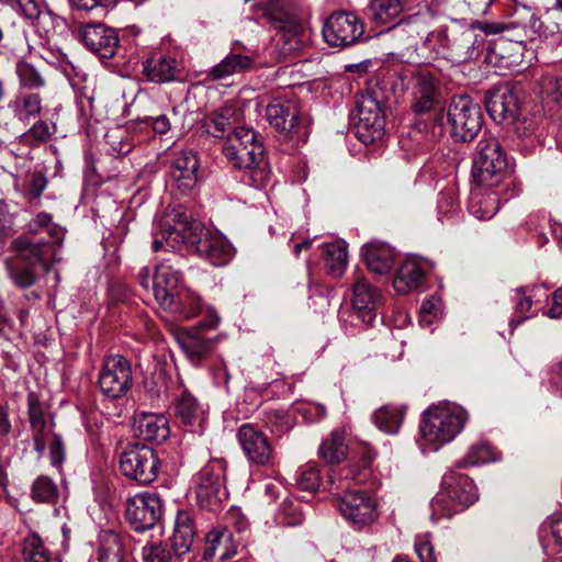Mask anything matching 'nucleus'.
Segmentation results:
<instances>
[{
  "mask_svg": "<svg viewBox=\"0 0 562 562\" xmlns=\"http://www.w3.org/2000/svg\"><path fill=\"white\" fill-rule=\"evenodd\" d=\"M139 282L146 290L151 283L153 294L159 305L164 308H175V300L179 291L183 288L180 284L181 273L168 261H162L156 266L153 278L148 267L140 269L138 273Z\"/></svg>",
  "mask_w": 562,
  "mask_h": 562,
  "instance_id": "9d476101",
  "label": "nucleus"
},
{
  "mask_svg": "<svg viewBox=\"0 0 562 562\" xmlns=\"http://www.w3.org/2000/svg\"><path fill=\"white\" fill-rule=\"evenodd\" d=\"M412 109L417 114L429 112L439 102V82L428 68L412 72Z\"/></svg>",
  "mask_w": 562,
  "mask_h": 562,
  "instance_id": "aec40b11",
  "label": "nucleus"
},
{
  "mask_svg": "<svg viewBox=\"0 0 562 562\" xmlns=\"http://www.w3.org/2000/svg\"><path fill=\"white\" fill-rule=\"evenodd\" d=\"M361 256L369 270L378 274H385L392 270L398 255L386 243L371 241L362 247Z\"/></svg>",
  "mask_w": 562,
  "mask_h": 562,
  "instance_id": "393cba45",
  "label": "nucleus"
},
{
  "mask_svg": "<svg viewBox=\"0 0 562 562\" xmlns=\"http://www.w3.org/2000/svg\"><path fill=\"white\" fill-rule=\"evenodd\" d=\"M143 74L151 82L171 81L176 78L177 60L164 55L151 57L143 64Z\"/></svg>",
  "mask_w": 562,
  "mask_h": 562,
  "instance_id": "473e14b6",
  "label": "nucleus"
},
{
  "mask_svg": "<svg viewBox=\"0 0 562 562\" xmlns=\"http://www.w3.org/2000/svg\"><path fill=\"white\" fill-rule=\"evenodd\" d=\"M236 543L233 532L226 526L214 527L205 536L204 558L218 560H227L236 554Z\"/></svg>",
  "mask_w": 562,
  "mask_h": 562,
  "instance_id": "bb28decb",
  "label": "nucleus"
},
{
  "mask_svg": "<svg viewBox=\"0 0 562 562\" xmlns=\"http://www.w3.org/2000/svg\"><path fill=\"white\" fill-rule=\"evenodd\" d=\"M12 246H13L14 250H16V251H20V252L29 251L30 254L36 256L37 258L42 257L41 246L31 243L27 237H24V236L18 237L16 239L13 240Z\"/></svg>",
  "mask_w": 562,
  "mask_h": 562,
  "instance_id": "e2e57ef3",
  "label": "nucleus"
},
{
  "mask_svg": "<svg viewBox=\"0 0 562 562\" xmlns=\"http://www.w3.org/2000/svg\"><path fill=\"white\" fill-rule=\"evenodd\" d=\"M161 515L162 502L156 493H138L126 501L125 517L135 531L154 528Z\"/></svg>",
  "mask_w": 562,
  "mask_h": 562,
  "instance_id": "4468645a",
  "label": "nucleus"
},
{
  "mask_svg": "<svg viewBox=\"0 0 562 562\" xmlns=\"http://www.w3.org/2000/svg\"><path fill=\"white\" fill-rule=\"evenodd\" d=\"M8 106L13 119L24 125L38 117L43 110L42 98L35 92L19 93Z\"/></svg>",
  "mask_w": 562,
  "mask_h": 562,
  "instance_id": "c756f323",
  "label": "nucleus"
},
{
  "mask_svg": "<svg viewBox=\"0 0 562 562\" xmlns=\"http://www.w3.org/2000/svg\"><path fill=\"white\" fill-rule=\"evenodd\" d=\"M296 484L304 491H316L321 485L318 469L314 464L310 463L300 468L296 473Z\"/></svg>",
  "mask_w": 562,
  "mask_h": 562,
  "instance_id": "8fccbe9b",
  "label": "nucleus"
},
{
  "mask_svg": "<svg viewBox=\"0 0 562 562\" xmlns=\"http://www.w3.org/2000/svg\"><path fill=\"white\" fill-rule=\"evenodd\" d=\"M552 306L548 311L547 315L551 318H558L562 316V289L559 288L553 293Z\"/></svg>",
  "mask_w": 562,
  "mask_h": 562,
  "instance_id": "69168bd1",
  "label": "nucleus"
},
{
  "mask_svg": "<svg viewBox=\"0 0 562 562\" xmlns=\"http://www.w3.org/2000/svg\"><path fill=\"white\" fill-rule=\"evenodd\" d=\"M362 21L353 13L331 14L323 26L326 43L334 47H345L356 43L363 34Z\"/></svg>",
  "mask_w": 562,
  "mask_h": 562,
  "instance_id": "dca6fc26",
  "label": "nucleus"
},
{
  "mask_svg": "<svg viewBox=\"0 0 562 562\" xmlns=\"http://www.w3.org/2000/svg\"><path fill=\"white\" fill-rule=\"evenodd\" d=\"M324 260L329 273L340 277L348 262L347 246L342 241H335L325 245Z\"/></svg>",
  "mask_w": 562,
  "mask_h": 562,
  "instance_id": "58836bf2",
  "label": "nucleus"
},
{
  "mask_svg": "<svg viewBox=\"0 0 562 562\" xmlns=\"http://www.w3.org/2000/svg\"><path fill=\"white\" fill-rule=\"evenodd\" d=\"M16 10L26 19L31 21L37 20L40 23H45L47 20L53 21L54 19L52 12H41L35 0H16Z\"/></svg>",
  "mask_w": 562,
  "mask_h": 562,
  "instance_id": "603ef678",
  "label": "nucleus"
},
{
  "mask_svg": "<svg viewBox=\"0 0 562 562\" xmlns=\"http://www.w3.org/2000/svg\"><path fill=\"white\" fill-rule=\"evenodd\" d=\"M226 463L222 459L210 461L199 473L196 498L201 507L215 510L226 498L224 488Z\"/></svg>",
  "mask_w": 562,
  "mask_h": 562,
  "instance_id": "ddd939ff",
  "label": "nucleus"
},
{
  "mask_svg": "<svg viewBox=\"0 0 562 562\" xmlns=\"http://www.w3.org/2000/svg\"><path fill=\"white\" fill-rule=\"evenodd\" d=\"M540 91L543 95L559 101L562 98V78L543 76L540 80Z\"/></svg>",
  "mask_w": 562,
  "mask_h": 562,
  "instance_id": "864d4df0",
  "label": "nucleus"
},
{
  "mask_svg": "<svg viewBox=\"0 0 562 562\" xmlns=\"http://www.w3.org/2000/svg\"><path fill=\"white\" fill-rule=\"evenodd\" d=\"M424 276V268L418 260L406 259L393 280V286L398 294H406L422 284Z\"/></svg>",
  "mask_w": 562,
  "mask_h": 562,
  "instance_id": "2f4dec72",
  "label": "nucleus"
},
{
  "mask_svg": "<svg viewBox=\"0 0 562 562\" xmlns=\"http://www.w3.org/2000/svg\"><path fill=\"white\" fill-rule=\"evenodd\" d=\"M404 417V406L384 405L374 412L372 420L381 431L395 435L398 432Z\"/></svg>",
  "mask_w": 562,
  "mask_h": 562,
  "instance_id": "72a5a7b5",
  "label": "nucleus"
},
{
  "mask_svg": "<svg viewBox=\"0 0 562 562\" xmlns=\"http://www.w3.org/2000/svg\"><path fill=\"white\" fill-rule=\"evenodd\" d=\"M56 483L46 475L38 476L31 486V497L36 503L53 504L58 499Z\"/></svg>",
  "mask_w": 562,
  "mask_h": 562,
  "instance_id": "ea45409f",
  "label": "nucleus"
},
{
  "mask_svg": "<svg viewBox=\"0 0 562 562\" xmlns=\"http://www.w3.org/2000/svg\"><path fill=\"white\" fill-rule=\"evenodd\" d=\"M226 519L227 522L232 524L238 532L248 528V519L238 507H232L227 512Z\"/></svg>",
  "mask_w": 562,
  "mask_h": 562,
  "instance_id": "052dcab7",
  "label": "nucleus"
},
{
  "mask_svg": "<svg viewBox=\"0 0 562 562\" xmlns=\"http://www.w3.org/2000/svg\"><path fill=\"white\" fill-rule=\"evenodd\" d=\"M27 232L34 235L46 233L49 236L48 244L60 245L65 238V229L53 221V216L46 212L37 213L26 225Z\"/></svg>",
  "mask_w": 562,
  "mask_h": 562,
  "instance_id": "f704fd0d",
  "label": "nucleus"
},
{
  "mask_svg": "<svg viewBox=\"0 0 562 562\" xmlns=\"http://www.w3.org/2000/svg\"><path fill=\"white\" fill-rule=\"evenodd\" d=\"M150 121L154 132L158 134H165L171 127L169 119L167 117V115L164 114L158 115L156 117H151Z\"/></svg>",
  "mask_w": 562,
  "mask_h": 562,
  "instance_id": "774afa93",
  "label": "nucleus"
},
{
  "mask_svg": "<svg viewBox=\"0 0 562 562\" xmlns=\"http://www.w3.org/2000/svg\"><path fill=\"white\" fill-rule=\"evenodd\" d=\"M177 419L188 428L190 432L203 434L206 423V413L196 398L183 391L175 404Z\"/></svg>",
  "mask_w": 562,
  "mask_h": 562,
  "instance_id": "5701e85b",
  "label": "nucleus"
},
{
  "mask_svg": "<svg viewBox=\"0 0 562 562\" xmlns=\"http://www.w3.org/2000/svg\"><path fill=\"white\" fill-rule=\"evenodd\" d=\"M29 414L31 427L34 431V448L37 452L42 453L46 449V439L44 437V429L46 425L45 416L41 406L35 402H30Z\"/></svg>",
  "mask_w": 562,
  "mask_h": 562,
  "instance_id": "a19ab883",
  "label": "nucleus"
},
{
  "mask_svg": "<svg viewBox=\"0 0 562 562\" xmlns=\"http://www.w3.org/2000/svg\"><path fill=\"white\" fill-rule=\"evenodd\" d=\"M182 245L193 247L215 267L228 263L234 257V247L225 236L212 233L201 222L192 220L182 207H173L165 213L151 248L158 251L166 246L178 250Z\"/></svg>",
  "mask_w": 562,
  "mask_h": 562,
  "instance_id": "f257e3e1",
  "label": "nucleus"
},
{
  "mask_svg": "<svg viewBox=\"0 0 562 562\" xmlns=\"http://www.w3.org/2000/svg\"><path fill=\"white\" fill-rule=\"evenodd\" d=\"M10 277L13 280L14 284L19 288H29L35 282V276L30 269H22L18 271H10Z\"/></svg>",
  "mask_w": 562,
  "mask_h": 562,
  "instance_id": "680f3d73",
  "label": "nucleus"
},
{
  "mask_svg": "<svg viewBox=\"0 0 562 562\" xmlns=\"http://www.w3.org/2000/svg\"><path fill=\"white\" fill-rule=\"evenodd\" d=\"M351 481L359 484L363 479L350 469L331 470L328 474L329 491L336 495L338 510L353 528L362 529L376 521L378 504L369 492L351 491Z\"/></svg>",
  "mask_w": 562,
  "mask_h": 562,
  "instance_id": "f03ea898",
  "label": "nucleus"
},
{
  "mask_svg": "<svg viewBox=\"0 0 562 562\" xmlns=\"http://www.w3.org/2000/svg\"><path fill=\"white\" fill-rule=\"evenodd\" d=\"M47 184L45 176L41 172H34L29 181L26 196L30 200L38 199L44 192Z\"/></svg>",
  "mask_w": 562,
  "mask_h": 562,
  "instance_id": "4d7b16f0",
  "label": "nucleus"
},
{
  "mask_svg": "<svg viewBox=\"0 0 562 562\" xmlns=\"http://www.w3.org/2000/svg\"><path fill=\"white\" fill-rule=\"evenodd\" d=\"M56 131L57 127L55 123L40 120L22 134V140L27 145L36 146L49 140Z\"/></svg>",
  "mask_w": 562,
  "mask_h": 562,
  "instance_id": "c03bdc74",
  "label": "nucleus"
},
{
  "mask_svg": "<svg viewBox=\"0 0 562 562\" xmlns=\"http://www.w3.org/2000/svg\"><path fill=\"white\" fill-rule=\"evenodd\" d=\"M237 437L250 464L266 468L274 464L276 456L271 442L258 427L244 424L239 427Z\"/></svg>",
  "mask_w": 562,
  "mask_h": 562,
  "instance_id": "f3484780",
  "label": "nucleus"
},
{
  "mask_svg": "<svg viewBox=\"0 0 562 562\" xmlns=\"http://www.w3.org/2000/svg\"><path fill=\"white\" fill-rule=\"evenodd\" d=\"M200 160L192 149L180 150L170 167V177L180 194L191 192L199 180Z\"/></svg>",
  "mask_w": 562,
  "mask_h": 562,
  "instance_id": "412c9836",
  "label": "nucleus"
},
{
  "mask_svg": "<svg viewBox=\"0 0 562 562\" xmlns=\"http://www.w3.org/2000/svg\"><path fill=\"white\" fill-rule=\"evenodd\" d=\"M415 551L420 562H436L434 547L431 544L428 533L416 536Z\"/></svg>",
  "mask_w": 562,
  "mask_h": 562,
  "instance_id": "5fc2aeb1",
  "label": "nucleus"
},
{
  "mask_svg": "<svg viewBox=\"0 0 562 562\" xmlns=\"http://www.w3.org/2000/svg\"><path fill=\"white\" fill-rule=\"evenodd\" d=\"M507 25L483 22L471 25L452 23L446 30L429 33L425 44L431 49H446L451 59L462 63L475 58L484 43V35L504 32Z\"/></svg>",
  "mask_w": 562,
  "mask_h": 562,
  "instance_id": "7ed1b4c3",
  "label": "nucleus"
},
{
  "mask_svg": "<svg viewBox=\"0 0 562 562\" xmlns=\"http://www.w3.org/2000/svg\"><path fill=\"white\" fill-rule=\"evenodd\" d=\"M359 138L363 142L375 140L382 137L385 119L380 102L372 93L366 92L357 99Z\"/></svg>",
  "mask_w": 562,
  "mask_h": 562,
  "instance_id": "a211bd4d",
  "label": "nucleus"
},
{
  "mask_svg": "<svg viewBox=\"0 0 562 562\" xmlns=\"http://www.w3.org/2000/svg\"><path fill=\"white\" fill-rule=\"evenodd\" d=\"M448 123L456 142H471L482 128L481 106L467 94L457 95L448 109Z\"/></svg>",
  "mask_w": 562,
  "mask_h": 562,
  "instance_id": "1a4fd4ad",
  "label": "nucleus"
},
{
  "mask_svg": "<svg viewBox=\"0 0 562 562\" xmlns=\"http://www.w3.org/2000/svg\"><path fill=\"white\" fill-rule=\"evenodd\" d=\"M100 562H122L121 546L117 537L115 536L113 542L109 546H103L99 551Z\"/></svg>",
  "mask_w": 562,
  "mask_h": 562,
  "instance_id": "13d9d810",
  "label": "nucleus"
},
{
  "mask_svg": "<svg viewBox=\"0 0 562 562\" xmlns=\"http://www.w3.org/2000/svg\"><path fill=\"white\" fill-rule=\"evenodd\" d=\"M488 115L497 124H513L520 114L517 93L508 85H503L488 91L485 97Z\"/></svg>",
  "mask_w": 562,
  "mask_h": 562,
  "instance_id": "6ab92c4d",
  "label": "nucleus"
},
{
  "mask_svg": "<svg viewBox=\"0 0 562 562\" xmlns=\"http://www.w3.org/2000/svg\"><path fill=\"white\" fill-rule=\"evenodd\" d=\"M81 40L100 58H112L119 46L115 31L103 24L86 25L81 32Z\"/></svg>",
  "mask_w": 562,
  "mask_h": 562,
  "instance_id": "4be33fe9",
  "label": "nucleus"
},
{
  "mask_svg": "<svg viewBox=\"0 0 562 562\" xmlns=\"http://www.w3.org/2000/svg\"><path fill=\"white\" fill-rule=\"evenodd\" d=\"M223 154L234 168L246 171L251 186L255 188L266 186L270 171L263 159L262 144L252 128L235 127L223 145Z\"/></svg>",
  "mask_w": 562,
  "mask_h": 562,
  "instance_id": "20e7f679",
  "label": "nucleus"
},
{
  "mask_svg": "<svg viewBox=\"0 0 562 562\" xmlns=\"http://www.w3.org/2000/svg\"><path fill=\"white\" fill-rule=\"evenodd\" d=\"M182 350L193 360L200 359L211 349V341L200 334H183L179 338Z\"/></svg>",
  "mask_w": 562,
  "mask_h": 562,
  "instance_id": "a18cd8bd",
  "label": "nucleus"
},
{
  "mask_svg": "<svg viewBox=\"0 0 562 562\" xmlns=\"http://www.w3.org/2000/svg\"><path fill=\"white\" fill-rule=\"evenodd\" d=\"M268 420L273 426H277L280 431H284L291 428L285 414L282 411H274L268 415Z\"/></svg>",
  "mask_w": 562,
  "mask_h": 562,
  "instance_id": "0e129e2a",
  "label": "nucleus"
},
{
  "mask_svg": "<svg viewBox=\"0 0 562 562\" xmlns=\"http://www.w3.org/2000/svg\"><path fill=\"white\" fill-rule=\"evenodd\" d=\"M539 290L536 286H522L514 291L512 299L515 304V316L509 321L512 331L530 317L529 312L533 304V297L536 296V291Z\"/></svg>",
  "mask_w": 562,
  "mask_h": 562,
  "instance_id": "c9c22d12",
  "label": "nucleus"
},
{
  "mask_svg": "<svg viewBox=\"0 0 562 562\" xmlns=\"http://www.w3.org/2000/svg\"><path fill=\"white\" fill-rule=\"evenodd\" d=\"M467 419V412L456 404L442 403L428 407L420 425L423 450L438 451L451 442L461 432Z\"/></svg>",
  "mask_w": 562,
  "mask_h": 562,
  "instance_id": "39448f33",
  "label": "nucleus"
},
{
  "mask_svg": "<svg viewBox=\"0 0 562 562\" xmlns=\"http://www.w3.org/2000/svg\"><path fill=\"white\" fill-rule=\"evenodd\" d=\"M441 302L438 297L431 296L427 300H424L420 306V323L422 324H431L432 318L440 311Z\"/></svg>",
  "mask_w": 562,
  "mask_h": 562,
  "instance_id": "6e6d98bb",
  "label": "nucleus"
},
{
  "mask_svg": "<svg viewBox=\"0 0 562 562\" xmlns=\"http://www.w3.org/2000/svg\"><path fill=\"white\" fill-rule=\"evenodd\" d=\"M551 535L554 541L562 546V516L553 515L549 520Z\"/></svg>",
  "mask_w": 562,
  "mask_h": 562,
  "instance_id": "338daca9",
  "label": "nucleus"
},
{
  "mask_svg": "<svg viewBox=\"0 0 562 562\" xmlns=\"http://www.w3.org/2000/svg\"><path fill=\"white\" fill-rule=\"evenodd\" d=\"M49 457L53 467L59 468L65 460V447L60 436L54 434L49 445Z\"/></svg>",
  "mask_w": 562,
  "mask_h": 562,
  "instance_id": "bf43d9fd",
  "label": "nucleus"
},
{
  "mask_svg": "<svg viewBox=\"0 0 562 562\" xmlns=\"http://www.w3.org/2000/svg\"><path fill=\"white\" fill-rule=\"evenodd\" d=\"M476 501L473 481L454 470L442 477L441 488L430 502L431 519L451 518Z\"/></svg>",
  "mask_w": 562,
  "mask_h": 562,
  "instance_id": "0eeeda50",
  "label": "nucleus"
},
{
  "mask_svg": "<svg viewBox=\"0 0 562 562\" xmlns=\"http://www.w3.org/2000/svg\"><path fill=\"white\" fill-rule=\"evenodd\" d=\"M130 361L120 355H111L103 361L98 384L101 393L111 400L123 397L132 386Z\"/></svg>",
  "mask_w": 562,
  "mask_h": 562,
  "instance_id": "f8f14e48",
  "label": "nucleus"
},
{
  "mask_svg": "<svg viewBox=\"0 0 562 562\" xmlns=\"http://www.w3.org/2000/svg\"><path fill=\"white\" fill-rule=\"evenodd\" d=\"M159 459L155 450L145 445L127 447L120 456L121 473L139 484H149L158 476Z\"/></svg>",
  "mask_w": 562,
  "mask_h": 562,
  "instance_id": "9b49d317",
  "label": "nucleus"
},
{
  "mask_svg": "<svg viewBox=\"0 0 562 562\" xmlns=\"http://www.w3.org/2000/svg\"><path fill=\"white\" fill-rule=\"evenodd\" d=\"M265 16L278 31V55L282 59L294 55L310 42L308 30L283 4L282 0H270L265 8Z\"/></svg>",
  "mask_w": 562,
  "mask_h": 562,
  "instance_id": "6e6552de",
  "label": "nucleus"
},
{
  "mask_svg": "<svg viewBox=\"0 0 562 562\" xmlns=\"http://www.w3.org/2000/svg\"><path fill=\"white\" fill-rule=\"evenodd\" d=\"M15 72L21 88L34 90L42 88L45 85V80L40 71L30 63H18Z\"/></svg>",
  "mask_w": 562,
  "mask_h": 562,
  "instance_id": "de8ad7c7",
  "label": "nucleus"
},
{
  "mask_svg": "<svg viewBox=\"0 0 562 562\" xmlns=\"http://www.w3.org/2000/svg\"><path fill=\"white\" fill-rule=\"evenodd\" d=\"M175 301V308L168 310L179 312L186 317H192L196 315L202 308L201 297L195 292L186 286L179 291Z\"/></svg>",
  "mask_w": 562,
  "mask_h": 562,
  "instance_id": "79ce46f5",
  "label": "nucleus"
},
{
  "mask_svg": "<svg viewBox=\"0 0 562 562\" xmlns=\"http://www.w3.org/2000/svg\"><path fill=\"white\" fill-rule=\"evenodd\" d=\"M345 435L340 430H334L323 441L318 449L319 457L327 463H339L347 454Z\"/></svg>",
  "mask_w": 562,
  "mask_h": 562,
  "instance_id": "4c0bfd02",
  "label": "nucleus"
},
{
  "mask_svg": "<svg viewBox=\"0 0 562 562\" xmlns=\"http://www.w3.org/2000/svg\"><path fill=\"white\" fill-rule=\"evenodd\" d=\"M495 457L491 447L485 442L472 445L467 454L457 463L458 468L477 467L490 461Z\"/></svg>",
  "mask_w": 562,
  "mask_h": 562,
  "instance_id": "37998d69",
  "label": "nucleus"
},
{
  "mask_svg": "<svg viewBox=\"0 0 562 562\" xmlns=\"http://www.w3.org/2000/svg\"><path fill=\"white\" fill-rule=\"evenodd\" d=\"M351 291L350 324L355 327L371 326L375 321V310L381 299L379 291L362 276L356 277Z\"/></svg>",
  "mask_w": 562,
  "mask_h": 562,
  "instance_id": "2eb2a0df",
  "label": "nucleus"
},
{
  "mask_svg": "<svg viewBox=\"0 0 562 562\" xmlns=\"http://www.w3.org/2000/svg\"><path fill=\"white\" fill-rule=\"evenodd\" d=\"M413 8L412 0H371V20L376 25L395 24L405 10Z\"/></svg>",
  "mask_w": 562,
  "mask_h": 562,
  "instance_id": "c85d7f7f",
  "label": "nucleus"
},
{
  "mask_svg": "<svg viewBox=\"0 0 562 562\" xmlns=\"http://www.w3.org/2000/svg\"><path fill=\"white\" fill-rule=\"evenodd\" d=\"M135 432L145 441L160 443L169 436L168 420L164 415L139 413L135 418Z\"/></svg>",
  "mask_w": 562,
  "mask_h": 562,
  "instance_id": "cd10ccee",
  "label": "nucleus"
},
{
  "mask_svg": "<svg viewBox=\"0 0 562 562\" xmlns=\"http://www.w3.org/2000/svg\"><path fill=\"white\" fill-rule=\"evenodd\" d=\"M194 526L188 512H179L175 521V531L171 538L172 551L176 558L188 553L193 543Z\"/></svg>",
  "mask_w": 562,
  "mask_h": 562,
  "instance_id": "7c9ffc66",
  "label": "nucleus"
},
{
  "mask_svg": "<svg viewBox=\"0 0 562 562\" xmlns=\"http://www.w3.org/2000/svg\"><path fill=\"white\" fill-rule=\"evenodd\" d=\"M504 189L481 188L472 189L469 212L477 220H491L499 210V196Z\"/></svg>",
  "mask_w": 562,
  "mask_h": 562,
  "instance_id": "a878e982",
  "label": "nucleus"
},
{
  "mask_svg": "<svg viewBox=\"0 0 562 562\" xmlns=\"http://www.w3.org/2000/svg\"><path fill=\"white\" fill-rule=\"evenodd\" d=\"M176 559L166 543H154L143 548L144 562H175Z\"/></svg>",
  "mask_w": 562,
  "mask_h": 562,
  "instance_id": "3c124183",
  "label": "nucleus"
},
{
  "mask_svg": "<svg viewBox=\"0 0 562 562\" xmlns=\"http://www.w3.org/2000/svg\"><path fill=\"white\" fill-rule=\"evenodd\" d=\"M472 178L481 188L504 189L513 184L507 156L495 137H483L477 143Z\"/></svg>",
  "mask_w": 562,
  "mask_h": 562,
  "instance_id": "423d86ee",
  "label": "nucleus"
},
{
  "mask_svg": "<svg viewBox=\"0 0 562 562\" xmlns=\"http://www.w3.org/2000/svg\"><path fill=\"white\" fill-rule=\"evenodd\" d=\"M23 554L27 562H54V557L37 535H31L25 539Z\"/></svg>",
  "mask_w": 562,
  "mask_h": 562,
  "instance_id": "49530a36",
  "label": "nucleus"
},
{
  "mask_svg": "<svg viewBox=\"0 0 562 562\" xmlns=\"http://www.w3.org/2000/svg\"><path fill=\"white\" fill-rule=\"evenodd\" d=\"M231 112L229 109H225L221 112L212 113L205 121L207 133L214 137H223L232 125Z\"/></svg>",
  "mask_w": 562,
  "mask_h": 562,
  "instance_id": "09e8293b",
  "label": "nucleus"
},
{
  "mask_svg": "<svg viewBox=\"0 0 562 562\" xmlns=\"http://www.w3.org/2000/svg\"><path fill=\"white\" fill-rule=\"evenodd\" d=\"M269 124L282 133H291L299 124L300 109L294 101L277 98L266 108Z\"/></svg>",
  "mask_w": 562,
  "mask_h": 562,
  "instance_id": "b1692460",
  "label": "nucleus"
},
{
  "mask_svg": "<svg viewBox=\"0 0 562 562\" xmlns=\"http://www.w3.org/2000/svg\"><path fill=\"white\" fill-rule=\"evenodd\" d=\"M252 64V58L247 55L240 53L229 54L212 68L211 76L214 79H223L249 70Z\"/></svg>",
  "mask_w": 562,
  "mask_h": 562,
  "instance_id": "e433bc0d",
  "label": "nucleus"
}]
</instances>
